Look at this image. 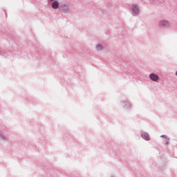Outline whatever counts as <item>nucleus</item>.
<instances>
[{"label": "nucleus", "instance_id": "5", "mask_svg": "<svg viewBox=\"0 0 177 177\" xmlns=\"http://www.w3.org/2000/svg\"><path fill=\"white\" fill-rule=\"evenodd\" d=\"M168 24V23L167 22V21H161L159 23V26L160 27H164V26H167Z\"/></svg>", "mask_w": 177, "mask_h": 177}, {"label": "nucleus", "instance_id": "8", "mask_svg": "<svg viewBox=\"0 0 177 177\" xmlns=\"http://www.w3.org/2000/svg\"><path fill=\"white\" fill-rule=\"evenodd\" d=\"M176 75H177V71L176 72Z\"/></svg>", "mask_w": 177, "mask_h": 177}, {"label": "nucleus", "instance_id": "9", "mask_svg": "<svg viewBox=\"0 0 177 177\" xmlns=\"http://www.w3.org/2000/svg\"><path fill=\"white\" fill-rule=\"evenodd\" d=\"M51 1H55V0H50Z\"/></svg>", "mask_w": 177, "mask_h": 177}, {"label": "nucleus", "instance_id": "7", "mask_svg": "<svg viewBox=\"0 0 177 177\" xmlns=\"http://www.w3.org/2000/svg\"><path fill=\"white\" fill-rule=\"evenodd\" d=\"M96 49H97V50H102V49H103V46L102 45L99 44L96 46Z\"/></svg>", "mask_w": 177, "mask_h": 177}, {"label": "nucleus", "instance_id": "2", "mask_svg": "<svg viewBox=\"0 0 177 177\" xmlns=\"http://www.w3.org/2000/svg\"><path fill=\"white\" fill-rule=\"evenodd\" d=\"M150 78L152 81H158V75L151 73L150 75Z\"/></svg>", "mask_w": 177, "mask_h": 177}, {"label": "nucleus", "instance_id": "6", "mask_svg": "<svg viewBox=\"0 0 177 177\" xmlns=\"http://www.w3.org/2000/svg\"><path fill=\"white\" fill-rule=\"evenodd\" d=\"M161 138H163L166 145H168L169 142H168V138H167V136H162Z\"/></svg>", "mask_w": 177, "mask_h": 177}, {"label": "nucleus", "instance_id": "3", "mask_svg": "<svg viewBox=\"0 0 177 177\" xmlns=\"http://www.w3.org/2000/svg\"><path fill=\"white\" fill-rule=\"evenodd\" d=\"M51 6L53 9H57L59 8V2L57 1L53 2Z\"/></svg>", "mask_w": 177, "mask_h": 177}, {"label": "nucleus", "instance_id": "4", "mask_svg": "<svg viewBox=\"0 0 177 177\" xmlns=\"http://www.w3.org/2000/svg\"><path fill=\"white\" fill-rule=\"evenodd\" d=\"M132 11L133 12V13H139V8H138V6H133Z\"/></svg>", "mask_w": 177, "mask_h": 177}, {"label": "nucleus", "instance_id": "1", "mask_svg": "<svg viewBox=\"0 0 177 177\" xmlns=\"http://www.w3.org/2000/svg\"><path fill=\"white\" fill-rule=\"evenodd\" d=\"M141 136L145 140H150V136H149V134H147V133H142L141 134Z\"/></svg>", "mask_w": 177, "mask_h": 177}]
</instances>
